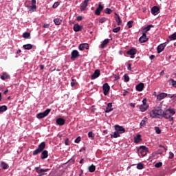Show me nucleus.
<instances>
[{
  "instance_id": "de8ad7c7",
  "label": "nucleus",
  "mask_w": 176,
  "mask_h": 176,
  "mask_svg": "<svg viewBox=\"0 0 176 176\" xmlns=\"http://www.w3.org/2000/svg\"><path fill=\"white\" fill-rule=\"evenodd\" d=\"M88 136L89 138H91L92 139H94V133L92 132V131H90L89 133H88Z\"/></svg>"
},
{
  "instance_id": "2eb2a0df",
  "label": "nucleus",
  "mask_w": 176,
  "mask_h": 176,
  "mask_svg": "<svg viewBox=\"0 0 176 176\" xmlns=\"http://www.w3.org/2000/svg\"><path fill=\"white\" fill-rule=\"evenodd\" d=\"M168 96V94H165V92H162L161 94H159V95H157V99L159 101H161L162 100L164 99Z\"/></svg>"
},
{
  "instance_id": "a18cd8bd",
  "label": "nucleus",
  "mask_w": 176,
  "mask_h": 176,
  "mask_svg": "<svg viewBox=\"0 0 176 176\" xmlns=\"http://www.w3.org/2000/svg\"><path fill=\"white\" fill-rule=\"evenodd\" d=\"M120 29H121L120 27H118V28H113L112 31L114 33H118V32H120Z\"/></svg>"
},
{
  "instance_id": "864d4df0",
  "label": "nucleus",
  "mask_w": 176,
  "mask_h": 176,
  "mask_svg": "<svg viewBox=\"0 0 176 176\" xmlns=\"http://www.w3.org/2000/svg\"><path fill=\"white\" fill-rule=\"evenodd\" d=\"M65 145H67V146L70 145V142H69V138H67V139L65 140Z\"/></svg>"
},
{
  "instance_id": "5701e85b",
  "label": "nucleus",
  "mask_w": 176,
  "mask_h": 176,
  "mask_svg": "<svg viewBox=\"0 0 176 176\" xmlns=\"http://www.w3.org/2000/svg\"><path fill=\"white\" fill-rule=\"evenodd\" d=\"M56 123L59 126H63L65 124V120L60 118L56 120Z\"/></svg>"
},
{
  "instance_id": "a211bd4d",
  "label": "nucleus",
  "mask_w": 176,
  "mask_h": 176,
  "mask_svg": "<svg viewBox=\"0 0 176 176\" xmlns=\"http://www.w3.org/2000/svg\"><path fill=\"white\" fill-rule=\"evenodd\" d=\"M135 89L138 91H142L144 90V83L140 82L135 86Z\"/></svg>"
},
{
  "instance_id": "3c124183",
  "label": "nucleus",
  "mask_w": 176,
  "mask_h": 176,
  "mask_svg": "<svg viewBox=\"0 0 176 176\" xmlns=\"http://www.w3.org/2000/svg\"><path fill=\"white\" fill-rule=\"evenodd\" d=\"M155 132L157 134H160L161 133V130H160V129L158 126L155 127Z\"/></svg>"
},
{
  "instance_id": "6e6552de",
  "label": "nucleus",
  "mask_w": 176,
  "mask_h": 176,
  "mask_svg": "<svg viewBox=\"0 0 176 176\" xmlns=\"http://www.w3.org/2000/svg\"><path fill=\"white\" fill-rule=\"evenodd\" d=\"M138 51L135 48H131L126 52V54L131 56V58H135V55H136Z\"/></svg>"
},
{
  "instance_id": "ddd939ff",
  "label": "nucleus",
  "mask_w": 176,
  "mask_h": 176,
  "mask_svg": "<svg viewBox=\"0 0 176 176\" xmlns=\"http://www.w3.org/2000/svg\"><path fill=\"white\" fill-rule=\"evenodd\" d=\"M115 130L116 131H118L120 134L124 133L126 131L125 128H124L123 126H118V125L115 126Z\"/></svg>"
},
{
  "instance_id": "0eeeda50",
  "label": "nucleus",
  "mask_w": 176,
  "mask_h": 176,
  "mask_svg": "<svg viewBox=\"0 0 176 176\" xmlns=\"http://www.w3.org/2000/svg\"><path fill=\"white\" fill-rule=\"evenodd\" d=\"M139 152L142 157H145L146 153H148V148L145 146H142L139 148Z\"/></svg>"
},
{
  "instance_id": "cd10ccee",
  "label": "nucleus",
  "mask_w": 176,
  "mask_h": 176,
  "mask_svg": "<svg viewBox=\"0 0 176 176\" xmlns=\"http://www.w3.org/2000/svg\"><path fill=\"white\" fill-rule=\"evenodd\" d=\"M82 29V26L79 25L78 23L75 24L74 26V30L75 32H79L81 31Z\"/></svg>"
},
{
  "instance_id": "774afa93",
  "label": "nucleus",
  "mask_w": 176,
  "mask_h": 176,
  "mask_svg": "<svg viewBox=\"0 0 176 176\" xmlns=\"http://www.w3.org/2000/svg\"><path fill=\"white\" fill-rule=\"evenodd\" d=\"M155 58V56L154 55H151L150 56V59L152 60Z\"/></svg>"
},
{
  "instance_id": "4c0bfd02",
  "label": "nucleus",
  "mask_w": 176,
  "mask_h": 176,
  "mask_svg": "<svg viewBox=\"0 0 176 176\" xmlns=\"http://www.w3.org/2000/svg\"><path fill=\"white\" fill-rule=\"evenodd\" d=\"M8 110V107L7 106H1L0 107V113H3L6 111Z\"/></svg>"
},
{
  "instance_id": "338daca9",
  "label": "nucleus",
  "mask_w": 176,
  "mask_h": 176,
  "mask_svg": "<svg viewBox=\"0 0 176 176\" xmlns=\"http://www.w3.org/2000/svg\"><path fill=\"white\" fill-rule=\"evenodd\" d=\"M168 119H169V121L172 122L171 124H173V121H174L173 118L170 117V118H168Z\"/></svg>"
},
{
  "instance_id": "6e6d98bb",
  "label": "nucleus",
  "mask_w": 176,
  "mask_h": 176,
  "mask_svg": "<svg viewBox=\"0 0 176 176\" xmlns=\"http://www.w3.org/2000/svg\"><path fill=\"white\" fill-rule=\"evenodd\" d=\"M169 159L173 160L174 158V154L172 152L169 153Z\"/></svg>"
},
{
  "instance_id": "49530a36",
  "label": "nucleus",
  "mask_w": 176,
  "mask_h": 176,
  "mask_svg": "<svg viewBox=\"0 0 176 176\" xmlns=\"http://www.w3.org/2000/svg\"><path fill=\"white\" fill-rule=\"evenodd\" d=\"M133 23H134L133 21H129L127 23L128 28H131L133 27Z\"/></svg>"
},
{
  "instance_id": "4468645a",
  "label": "nucleus",
  "mask_w": 176,
  "mask_h": 176,
  "mask_svg": "<svg viewBox=\"0 0 176 176\" xmlns=\"http://www.w3.org/2000/svg\"><path fill=\"white\" fill-rule=\"evenodd\" d=\"M111 40H112V37H111L110 39H108V38L104 39L100 45V48L104 49V47L107 46V45H108V43H109L110 41H111Z\"/></svg>"
},
{
  "instance_id": "dca6fc26",
  "label": "nucleus",
  "mask_w": 176,
  "mask_h": 176,
  "mask_svg": "<svg viewBox=\"0 0 176 176\" xmlns=\"http://www.w3.org/2000/svg\"><path fill=\"white\" fill-rule=\"evenodd\" d=\"M89 45L88 43H82L79 45V50L80 51H84L85 50H89Z\"/></svg>"
},
{
  "instance_id": "69168bd1",
  "label": "nucleus",
  "mask_w": 176,
  "mask_h": 176,
  "mask_svg": "<svg viewBox=\"0 0 176 176\" xmlns=\"http://www.w3.org/2000/svg\"><path fill=\"white\" fill-rule=\"evenodd\" d=\"M159 148H164V151L166 152V151H167V148H166V147H164V146H162V145H160L159 146Z\"/></svg>"
},
{
  "instance_id": "39448f33",
  "label": "nucleus",
  "mask_w": 176,
  "mask_h": 176,
  "mask_svg": "<svg viewBox=\"0 0 176 176\" xmlns=\"http://www.w3.org/2000/svg\"><path fill=\"white\" fill-rule=\"evenodd\" d=\"M103 94L107 96L110 91V86L107 82H105L102 85Z\"/></svg>"
},
{
  "instance_id": "a878e982",
  "label": "nucleus",
  "mask_w": 176,
  "mask_h": 176,
  "mask_svg": "<svg viewBox=\"0 0 176 176\" xmlns=\"http://www.w3.org/2000/svg\"><path fill=\"white\" fill-rule=\"evenodd\" d=\"M1 79L2 80H6V79H10V76L7 73H3V75L1 76Z\"/></svg>"
},
{
  "instance_id": "bb28decb",
  "label": "nucleus",
  "mask_w": 176,
  "mask_h": 176,
  "mask_svg": "<svg viewBox=\"0 0 176 176\" xmlns=\"http://www.w3.org/2000/svg\"><path fill=\"white\" fill-rule=\"evenodd\" d=\"M23 47L25 50H31L33 49V45L32 44L23 45Z\"/></svg>"
},
{
  "instance_id": "423d86ee",
  "label": "nucleus",
  "mask_w": 176,
  "mask_h": 176,
  "mask_svg": "<svg viewBox=\"0 0 176 176\" xmlns=\"http://www.w3.org/2000/svg\"><path fill=\"white\" fill-rule=\"evenodd\" d=\"M50 111H51V109H47L44 112L37 114L36 118H38V119H42L45 117L47 116L48 114L50 113Z\"/></svg>"
},
{
  "instance_id": "c03bdc74",
  "label": "nucleus",
  "mask_w": 176,
  "mask_h": 176,
  "mask_svg": "<svg viewBox=\"0 0 176 176\" xmlns=\"http://www.w3.org/2000/svg\"><path fill=\"white\" fill-rule=\"evenodd\" d=\"M104 13L107 14H110L112 13V10L109 9V8H106L104 10Z\"/></svg>"
},
{
  "instance_id": "b1692460",
  "label": "nucleus",
  "mask_w": 176,
  "mask_h": 176,
  "mask_svg": "<svg viewBox=\"0 0 176 176\" xmlns=\"http://www.w3.org/2000/svg\"><path fill=\"white\" fill-rule=\"evenodd\" d=\"M146 122H148V118L144 117L140 124V128L145 126V125H146Z\"/></svg>"
},
{
  "instance_id": "f704fd0d",
  "label": "nucleus",
  "mask_w": 176,
  "mask_h": 176,
  "mask_svg": "<svg viewBox=\"0 0 176 176\" xmlns=\"http://www.w3.org/2000/svg\"><path fill=\"white\" fill-rule=\"evenodd\" d=\"M95 170H96V166H94V164L89 166V173H94Z\"/></svg>"
},
{
  "instance_id": "603ef678",
  "label": "nucleus",
  "mask_w": 176,
  "mask_h": 176,
  "mask_svg": "<svg viewBox=\"0 0 176 176\" xmlns=\"http://www.w3.org/2000/svg\"><path fill=\"white\" fill-rule=\"evenodd\" d=\"M168 111L170 112V113L171 114V115H170L171 116H173V115L175 113V111L174 109H168Z\"/></svg>"
},
{
  "instance_id": "c756f323",
  "label": "nucleus",
  "mask_w": 176,
  "mask_h": 176,
  "mask_svg": "<svg viewBox=\"0 0 176 176\" xmlns=\"http://www.w3.org/2000/svg\"><path fill=\"white\" fill-rule=\"evenodd\" d=\"M153 28V25H149L143 29L142 32L145 33L146 34V32H148L149 30H151V28Z\"/></svg>"
},
{
  "instance_id": "0e129e2a",
  "label": "nucleus",
  "mask_w": 176,
  "mask_h": 176,
  "mask_svg": "<svg viewBox=\"0 0 176 176\" xmlns=\"http://www.w3.org/2000/svg\"><path fill=\"white\" fill-rule=\"evenodd\" d=\"M32 6L36 5V0H32Z\"/></svg>"
},
{
  "instance_id": "5fc2aeb1",
  "label": "nucleus",
  "mask_w": 176,
  "mask_h": 176,
  "mask_svg": "<svg viewBox=\"0 0 176 176\" xmlns=\"http://www.w3.org/2000/svg\"><path fill=\"white\" fill-rule=\"evenodd\" d=\"M167 96H168V98L173 99V98H176V94H175L174 95H170V94H168L167 95Z\"/></svg>"
},
{
  "instance_id": "6ab92c4d",
  "label": "nucleus",
  "mask_w": 176,
  "mask_h": 176,
  "mask_svg": "<svg viewBox=\"0 0 176 176\" xmlns=\"http://www.w3.org/2000/svg\"><path fill=\"white\" fill-rule=\"evenodd\" d=\"M166 45L165 44H160V45L157 46V54L162 53Z\"/></svg>"
},
{
  "instance_id": "f257e3e1",
  "label": "nucleus",
  "mask_w": 176,
  "mask_h": 176,
  "mask_svg": "<svg viewBox=\"0 0 176 176\" xmlns=\"http://www.w3.org/2000/svg\"><path fill=\"white\" fill-rule=\"evenodd\" d=\"M164 114V111L160 107H157L150 111L149 115L152 118H160Z\"/></svg>"
},
{
  "instance_id": "c85d7f7f",
  "label": "nucleus",
  "mask_w": 176,
  "mask_h": 176,
  "mask_svg": "<svg viewBox=\"0 0 176 176\" xmlns=\"http://www.w3.org/2000/svg\"><path fill=\"white\" fill-rule=\"evenodd\" d=\"M1 167L3 170H7V169L9 168V165L7 163L4 162H1Z\"/></svg>"
},
{
  "instance_id": "a19ab883",
  "label": "nucleus",
  "mask_w": 176,
  "mask_h": 176,
  "mask_svg": "<svg viewBox=\"0 0 176 176\" xmlns=\"http://www.w3.org/2000/svg\"><path fill=\"white\" fill-rule=\"evenodd\" d=\"M169 39H170V41H175V39H176V32H175L174 34H173L172 35H170V36H169Z\"/></svg>"
},
{
  "instance_id": "f8f14e48",
  "label": "nucleus",
  "mask_w": 176,
  "mask_h": 176,
  "mask_svg": "<svg viewBox=\"0 0 176 176\" xmlns=\"http://www.w3.org/2000/svg\"><path fill=\"white\" fill-rule=\"evenodd\" d=\"M100 75V69H96L95 70V72H94V74H92V75H91V80H94L98 78Z\"/></svg>"
},
{
  "instance_id": "13d9d810",
  "label": "nucleus",
  "mask_w": 176,
  "mask_h": 176,
  "mask_svg": "<svg viewBox=\"0 0 176 176\" xmlns=\"http://www.w3.org/2000/svg\"><path fill=\"white\" fill-rule=\"evenodd\" d=\"M59 5L60 3L58 2L54 3V4L53 5V8H56Z\"/></svg>"
},
{
  "instance_id": "1a4fd4ad",
  "label": "nucleus",
  "mask_w": 176,
  "mask_h": 176,
  "mask_svg": "<svg viewBox=\"0 0 176 176\" xmlns=\"http://www.w3.org/2000/svg\"><path fill=\"white\" fill-rule=\"evenodd\" d=\"M79 56H80V54H79L78 50H73L72 52L71 60H75Z\"/></svg>"
},
{
  "instance_id": "9d476101",
  "label": "nucleus",
  "mask_w": 176,
  "mask_h": 176,
  "mask_svg": "<svg viewBox=\"0 0 176 176\" xmlns=\"http://www.w3.org/2000/svg\"><path fill=\"white\" fill-rule=\"evenodd\" d=\"M89 1H91V0H85V1L81 4L80 6L81 12L86 10V8L88 6Z\"/></svg>"
},
{
  "instance_id": "ea45409f",
  "label": "nucleus",
  "mask_w": 176,
  "mask_h": 176,
  "mask_svg": "<svg viewBox=\"0 0 176 176\" xmlns=\"http://www.w3.org/2000/svg\"><path fill=\"white\" fill-rule=\"evenodd\" d=\"M124 82H128L130 81V77L128 74L124 75Z\"/></svg>"
},
{
  "instance_id": "58836bf2",
  "label": "nucleus",
  "mask_w": 176,
  "mask_h": 176,
  "mask_svg": "<svg viewBox=\"0 0 176 176\" xmlns=\"http://www.w3.org/2000/svg\"><path fill=\"white\" fill-rule=\"evenodd\" d=\"M137 169H138V170H142V169H144V164H142V163H139V164H138V165H137Z\"/></svg>"
},
{
  "instance_id": "052dcab7",
  "label": "nucleus",
  "mask_w": 176,
  "mask_h": 176,
  "mask_svg": "<svg viewBox=\"0 0 176 176\" xmlns=\"http://www.w3.org/2000/svg\"><path fill=\"white\" fill-rule=\"evenodd\" d=\"M131 66H132L131 63H129V64H128L127 69H128L129 71H131Z\"/></svg>"
},
{
  "instance_id": "f3484780",
  "label": "nucleus",
  "mask_w": 176,
  "mask_h": 176,
  "mask_svg": "<svg viewBox=\"0 0 176 176\" xmlns=\"http://www.w3.org/2000/svg\"><path fill=\"white\" fill-rule=\"evenodd\" d=\"M104 7L101 5L99 4V6H98V8H96V10H95V14L100 16V12L103 10Z\"/></svg>"
},
{
  "instance_id": "c9c22d12",
  "label": "nucleus",
  "mask_w": 176,
  "mask_h": 176,
  "mask_svg": "<svg viewBox=\"0 0 176 176\" xmlns=\"http://www.w3.org/2000/svg\"><path fill=\"white\" fill-rule=\"evenodd\" d=\"M30 32H24L23 34V37L25 38V39H29L30 38Z\"/></svg>"
},
{
  "instance_id": "9b49d317",
  "label": "nucleus",
  "mask_w": 176,
  "mask_h": 176,
  "mask_svg": "<svg viewBox=\"0 0 176 176\" xmlns=\"http://www.w3.org/2000/svg\"><path fill=\"white\" fill-rule=\"evenodd\" d=\"M149 38L146 37V34L143 33L142 36L139 38V42L140 43H145V42H148Z\"/></svg>"
},
{
  "instance_id": "8fccbe9b",
  "label": "nucleus",
  "mask_w": 176,
  "mask_h": 176,
  "mask_svg": "<svg viewBox=\"0 0 176 176\" xmlns=\"http://www.w3.org/2000/svg\"><path fill=\"white\" fill-rule=\"evenodd\" d=\"M162 162H157V163L155 164V167L157 168H159L162 167Z\"/></svg>"
},
{
  "instance_id": "4be33fe9",
  "label": "nucleus",
  "mask_w": 176,
  "mask_h": 176,
  "mask_svg": "<svg viewBox=\"0 0 176 176\" xmlns=\"http://www.w3.org/2000/svg\"><path fill=\"white\" fill-rule=\"evenodd\" d=\"M48 157V152L47 151L45 150L41 153V160H46Z\"/></svg>"
},
{
  "instance_id": "aec40b11",
  "label": "nucleus",
  "mask_w": 176,
  "mask_h": 176,
  "mask_svg": "<svg viewBox=\"0 0 176 176\" xmlns=\"http://www.w3.org/2000/svg\"><path fill=\"white\" fill-rule=\"evenodd\" d=\"M115 15L116 16V23H117V25H121L122 23V21L120 16H119V14H116V13H115Z\"/></svg>"
},
{
  "instance_id": "473e14b6",
  "label": "nucleus",
  "mask_w": 176,
  "mask_h": 176,
  "mask_svg": "<svg viewBox=\"0 0 176 176\" xmlns=\"http://www.w3.org/2000/svg\"><path fill=\"white\" fill-rule=\"evenodd\" d=\"M36 9H37L36 5H32L28 8L29 11H31V12H35L36 11Z\"/></svg>"
},
{
  "instance_id": "bf43d9fd",
  "label": "nucleus",
  "mask_w": 176,
  "mask_h": 176,
  "mask_svg": "<svg viewBox=\"0 0 176 176\" xmlns=\"http://www.w3.org/2000/svg\"><path fill=\"white\" fill-rule=\"evenodd\" d=\"M83 18L84 17L82 16H79L77 17L76 19H77V21H80L83 19Z\"/></svg>"
},
{
  "instance_id": "f03ea898",
  "label": "nucleus",
  "mask_w": 176,
  "mask_h": 176,
  "mask_svg": "<svg viewBox=\"0 0 176 176\" xmlns=\"http://www.w3.org/2000/svg\"><path fill=\"white\" fill-rule=\"evenodd\" d=\"M45 148H46V143H45V142H43L38 145L37 149L33 151V155L36 156L38 155V154L41 153V152H43Z\"/></svg>"
},
{
  "instance_id": "20e7f679",
  "label": "nucleus",
  "mask_w": 176,
  "mask_h": 176,
  "mask_svg": "<svg viewBox=\"0 0 176 176\" xmlns=\"http://www.w3.org/2000/svg\"><path fill=\"white\" fill-rule=\"evenodd\" d=\"M142 103L143 104L140 106V109L142 112H145L149 107V105L146 104V98H144V99H143Z\"/></svg>"
},
{
  "instance_id": "37998d69",
  "label": "nucleus",
  "mask_w": 176,
  "mask_h": 176,
  "mask_svg": "<svg viewBox=\"0 0 176 176\" xmlns=\"http://www.w3.org/2000/svg\"><path fill=\"white\" fill-rule=\"evenodd\" d=\"M72 82H71V86L72 87H75L77 84L76 80H75L74 78H72Z\"/></svg>"
},
{
  "instance_id": "680f3d73",
  "label": "nucleus",
  "mask_w": 176,
  "mask_h": 176,
  "mask_svg": "<svg viewBox=\"0 0 176 176\" xmlns=\"http://www.w3.org/2000/svg\"><path fill=\"white\" fill-rule=\"evenodd\" d=\"M50 27V24L45 23L43 25V28H48Z\"/></svg>"
},
{
  "instance_id": "2f4dec72",
  "label": "nucleus",
  "mask_w": 176,
  "mask_h": 176,
  "mask_svg": "<svg viewBox=\"0 0 176 176\" xmlns=\"http://www.w3.org/2000/svg\"><path fill=\"white\" fill-rule=\"evenodd\" d=\"M120 133H118V131H114L113 134V135H111V138H118V137H120Z\"/></svg>"
},
{
  "instance_id": "79ce46f5",
  "label": "nucleus",
  "mask_w": 176,
  "mask_h": 176,
  "mask_svg": "<svg viewBox=\"0 0 176 176\" xmlns=\"http://www.w3.org/2000/svg\"><path fill=\"white\" fill-rule=\"evenodd\" d=\"M161 116L165 118L166 119H169L170 117H171L172 116H170L166 113H164H164L162 115H161Z\"/></svg>"
},
{
  "instance_id": "e433bc0d",
  "label": "nucleus",
  "mask_w": 176,
  "mask_h": 176,
  "mask_svg": "<svg viewBox=\"0 0 176 176\" xmlns=\"http://www.w3.org/2000/svg\"><path fill=\"white\" fill-rule=\"evenodd\" d=\"M54 23H55L56 25H59L61 24L62 20H60V19H55L54 20Z\"/></svg>"
},
{
  "instance_id": "412c9836",
  "label": "nucleus",
  "mask_w": 176,
  "mask_h": 176,
  "mask_svg": "<svg viewBox=\"0 0 176 176\" xmlns=\"http://www.w3.org/2000/svg\"><path fill=\"white\" fill-rule=\"evenodd\" d=\"M159 12H160V8H157V6H154L151 9V13L153 15H157L159 13Z\"/></svg>"
},
{
  "instance_id": "7c9ffc66",
  "label": "nucleus",
  "mask_w": 176,
  "mask_h": 176,
  "mask_svg": "<svg viewBox=\"0 0 176 176\" xmlns=\"http://www.w3.org/2000/svg\"><path fill=\"white\" fill-rule=\"evenodd\" d=\"M142 140L141 135H138L136 137L134 138V142L135 143H139Z\"/></svg>"
},
{
  "instance_id": "e2e57ef3",
  "label": "nucleus",
  "mask_w": 176,
  "mask_h": 176,
  "mask_svg": "<svg viewBox=\"0 0 176 176\" xmlns=\"http://www.w3.org/2000/svg\"><path fill=\"white\" fill-rule=\"evenodd\" d=\"M120 76H118V75L115 76V80H120Z\"/></svg>"
},
{
  "instance_id": "09e8293b",
  "label": "nucleus",
  "mask_w": 176,
  "mask_h": 176,
  "mask_svg": "<svg viewBox=\"0 0 176 176\" xmlns=\"http://www.w3.org/2000/svg\"><path fill=\"white\" fill-rule=\"evenodd\" d=\"M107 20V19H106L105 17H102V18H101V19H99V23H104Z\"/></svg>"
},
{
  "instance_id": "4d7b16f0",
  "label": "nucleus",
  "mask_w": 176,
  "mask_h": 176,
  "mask_svg": "<svg viewBox=\"0 0 176 176\" xmlns=\"http://www.w3.org/2000/svg\"><path fill=\"white\" fill-rule=\"evenodd\" d=\"M81 141V138L79 136L75 140L76 143H79Z\"/></svg>"
},
{
  "instance_id": "393cba45",
  "label": "nucleus",
  "mask_w": 176,
  "mask_h": 176,
  "mask_svg": "<svg viewBox=\"0 0 176 176\" xmlns=\"http://www.w3.org/2000/svg\"><path fill=\"white\" fill-rule=\"evenodd\" d=\"M112 107H113L112 103H109L106 108L105 113H109V112L112 111L113 110Z\"/></svg>"
},
{
  "instance_id": "7ed1b4c3",
  "label": "nucleus",
  "mask_w": 176,
  "mask_h": 176,
  "mask_svg": "<svg viewBox=\"0 0 176 176\" xmlns=\"http://www.w3.org/2000/svg\"><path fill=\"white\" fill-rule=\"evenodd\" d=\"M36 172L39 174V175L37 176H44L46 175V173H46L49 170L48 168H41V167H36L35 168Z\"/></svg>"
},
{
  "instance_id": "72a5a7b5",
  "label": "nucleus",
  "mask_w": 176,
  "mask_h": 176,
  "mask_svg": "<svg viewBox=\"0 0 176 176\" xmlns=\"http://www.w3.org/2000/svg\"><path fill=\"white\" fill-rule=\"evenodd\" d=\"M169 84L172 85L173 87L176 88V80H175L174 79L170 78L169 80Z\"/></svg>"
}]
</instances>
